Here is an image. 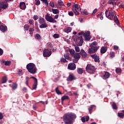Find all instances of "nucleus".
<instances>
[{
	"instance_id": "c9c22d12",
	"label": "nucleus",
	"mask_w": 124,
	"mask_h": 124,
	"mask_svg": "<svg viewBox=\"0 0 124 124\" xmlns=\"http://www.w3.org/2000/svg\"><path fill=\"white\" fill-rule=\"evenodd\" d=\"M113 20H114L115 23H119V19H118V17H117L116 15L114 16Z\"/></svg>"
},
{
	"instance_id": "a19ab883",
	"label": "nucleus",
	"mask_w": 124,
	"mask_h": 124,
	"mask_svg": "<svg viewBox=\"0 0 124 124\" xmlns=\"http://www.w3.org/2000/svg\"><path fill=\"white\" fill-rule=\"evenodd\" d=\"M112 108H113V109H117L118 108L117 107V104H116V103H112Z\"/></svg>"
},
{
	"instance_id": "39448f33",
	"label": "nucleus",
	"mask_w": 124,
	"mask_h": 124,
	"mask_svg": "<svg viewBox=\"0 0 124 124\" xmlns=\"http://www.w3.org/2000/svg\"><path fill=\"white\" fill-rule=\"evenodd\" d=\"M78 5H79L78 4L73 5L72 10L75 13V15H79V12L78 11H81V8L78 7Z\"/></svg>"
},
{
	"instance_id": "4d7b16f0",
	"label": "nucleus",
	"mask_w": 124,
	"mask_h": 124,
	"mask_svg": "<svg viewBox=\"0 0 124 124\" xmlns=\"http://www.w3.org/2000/svg\"><path fill=\"white\" fill-rule=\"evenodd\" d=\"M84 118H85V119L86 122H88L89 120V119H90L89 116H86L85 117H84Z\"/></svg>"
},
{
	"instance_id": "b1692460",
	"label": "nucleus",
	"mask_w": 124,
	"mask_h": 124,
	"mask_svg": "<svg viewBox=\"0 0 124 124\" xmlns=\"http://www.w3.org/2000/svg\"><path fill=\"white\" fill-rule=\"evenodd\" d=\"M52 13L54 14H58L60 13V10H59V9H52Z\"/></svg>"
},
{
	"instance_id": "de8ad7c7",
	"label": "nucleus",
	"mask_w": 124,
	"mask_h": 124,
	"mask_svg": "<svg viewBox=\"0 0 124 124\" xmlns=\"http://www.w3.org/2000/svg\"><path fill=\"white\" fill-rule=\"evenodd\" d=\"M36 5H39L40 4V0H35Z\"/></svg>"
},
{
	"instance_id": "37998d69",
	"label": "nucleus",
	"mask_w": 124,
	"mask_h": 124,
	"mask_svg": "<svg viewBox=\"0 0 124 124\" xmlns=\"http://www.w3.org/2000/svg\"><path fill=\"white\" fill-rule=\"evenodd\" d=\"M102 13H100V14H98V15H97V17H100V16H101L100 17V20H103V16H102Z\"/></svg>"
},
{
	"instance_id": "2f4dec72",
	"label": "nucleus",
	"mask_w": 124,
	"mask_h": 124,
	"mask_svg": "<svg viewBox=\"0 0 124 124\" xmlns=\"http://www.w3.org/2000/svg\"><path fill=\"white\" fill-rule=\"evenodd\" d=\"M36 88H37V81H35L32 86V88L31 90H35Z\"/></svg>"
},
{
	"instance_id": "a878e982",
	"label": "nucleus",
	"mask_w": 124,
	"mask_h": 124,
	"mask_svg": "<svg viewBox=\"0 0 124 124\" xmlns=\"http://www.w3.org/2000/svg\"><path fill=\"white\" fill-rule=\"evenodd\" d=\"M39 22L40 24H43L45 23V19H44V18H42V17H40L39 18Z\"/></svg>"
},
{
	"instance_id": "680f3d73",
	"label": "nucleus",
	"mask_w": 124,
	"mask_h": 124,
	"mask_svg": "<svg viewBox=\"0 0 124 124\" xmlns=\"http://www.w3.org/2000/svg\"><path fill=\"white\" fill-rule=\"evenodd\" d=\"M33 18L35 20L38 19V16L37 15H35L33 16Z\"/></svg>"
},
{
	"instance_id": "f704fd0d",
	"label": "nucleus",
	"mask_w": 124,
	"mask_h": 124,
	"mask_svg": "<svg viewBox=\"0 0 124 124\" xmlns=\"http://www.w3.org/2000/svg\"><path fill=\"white\" fill-rule=\"evenodd\" d=\"M48 0H41V1H42L46 6H48L49 5V3H48Z\"/></svg>"
},
{
	"instance_id": "c756f323",
	"label": "nucleus",
	"mask_w": 124,
	"mask_h": 124,
	"mask_svg": "<svg viewBox=\"0 0 124 124\" xmlns=\"http://www.w3.org/2000/svg\"><path fill=\"white\" fill-rule=\"evenodd\" d=\"M77 72L78 74H82L83 72V69L81 68H78L77 69Z\"/></svg>"
},
{
	"instance_id": "c03bdc74",
	"label": "nucleus",
	"mask_w": 124,
	"mask_h": 124,
	"mask_svg": "<svg viewBox=\"0 0 124 124\" xmlns=\"http://www.w3.org/2000/svg\"><path fill=\"white\" fill-rule=\"evenodd\" d=\"M35 38H36V39H40L41 38V36L39 34H37L35 36Z\"/></svg>"
},
{
	"instance_id": "5701e85b",
	"label": "nucleus",
	"mask_w": 124,
	"mask_h": 124,
	"mask_svg": "<svg viewBox=\"0 0 124 124\" xmlns=\"http://www.w3.org/2000/svg\"><path fill=\"white\" fill-rule=\"evenodd\" d=\"M108 4H112L113 6H115V5H116V1H115V0H110L109 1H108Z\"/></svg>"
},
{
	"instance_id": "58836bf2",
	"label": "nucleus",
	"mask_w": 124,
	"mask_h": 124,
	"mask_svg": "<svg viewBox=\"0 0 124 124\" xmlns=\"http://www.w3.org/2000/svg\"><path fill=\"white\" fill-rule=\"evenodd\" d=\"M18 87V85L16 83H13L12 89L13 90H16V88Z\"/></svg>"
},
{
	"instance_id": "e2e57ef3",
	"label": "nucleus",
	"mask_w": 124,
	"mask_h": 124,
	"mask_svg": "<svg viewBox=\"0 0 124 124\" xmlns=\"http://www.w3.org/2000/svg\"><path fill=\"white\" fill-rule=\"evenodd\" d=\"M29 31L30 32V33H31V32H32V31H34V29H33V28H30L29 29Z\"/></svg>"
},
{
	"instance_id": "6e6d98bb",
	"label": "nucleus",
	"mask_w": 124,
	"mask_h": 124,
	"mask_svg": "<svg viewBox=\"0 0 124 124\" xmlns=\"http://www.w3.org/2000/svg\"><path fill=\"white\" fill-rule=\"evenodd\" d=\"M61 62H66V59L65 58H62L61 60Z\"/></svg>"
},
{
	"instance_id": "ddd939ff",
	"label": "nucleus",
	"mask_w": 124,
	"mask_h": 124,
	"mask_svg": "<svg viewBox=\"0 0 124 124\" xmlns=\"http://www.w3.org/2000/svg\"><path fill=\"white\" fill-rule=\"evenodd\" d=\"M0 5L2 9H6L8 6V4L6 2H0Z\"/></svg>"
},
{
	"instance_id": "9d476101",
	"label": "nucleus",
	"mask_w": 124,
	"mask_h": 124,
	"mask_svg": "<svg viewBox=\"0 0 124 124\" xmlns=\"http://www.w3.org/2000/svg\"><path fill=\"white\" fill-rule=\"evenodd\" d=\"M68 69L70 70H75L76 69V64L74 62L70 63L68 65Z\"/></svg>"
},
{
	"instance_id": "20e7f679",
	"label": "nucleus",
	"mask_w": 124,
	"mask_h": 124,
	"mask_svg": "<svg viewBox=\"0 0 124 124\" xmlns=\"http://www.w3.org/2000/svg\"><path fill=\"white\" fill-rule=\"evenodd\" d=\"M86 71H88L90 74H93V72L95 71V68L94 66H93L92 64H88L86 67Z\"/></svg>"
},
{
	"instance_id": "c85d7f7f",
	"label": "nucleus",
	"mask_w": 124,
	"mask_h": 124,
	"mask_svg": "<svg viewBox=\"0 0 124 124\" xmlns=\"http://www.w3.org/2000/svg\"><path fill=\"white\" fill-rule=\"evenodd\" d=\"M115 71L117 74H121V73H122V69H121V68H116Z\"/></svg>"
},
{
	"instance_id": "1a4fd4ad",
	"label": "nucleus",
	"mask_w": 124,
	"mask_h": 124,
	"mask_svg": "<svg viewBox=\"0 0 124 124\" xmlns=\"http://www.w3.org/2000/svg\"><path fill=\"white\" fill-rule=\"evenodd\" d=\"M90 34H91L90 31H87L85 33L84 32L83 36L85 40L87 41L91 40V35Z\"/></svg>"
},
{
	"instance_id": "3c124183",
	"label": "nucleus",
	"mask_w": 124,
	"mask_h": 124,
	"mask_svg": "<svg viewBox=\"0 0 124 124\" xmlns=\"http://www.w3.org/2000/svg\"><path fill=\"white\" fill-rule=\"evenodd\" d=\"M78 61H79V59H77V58H75L73 61V62H75V63H77V62H78Z\"/></svg>"
},
{
	"instance_id": "2eb2a0df",
	"label": "nucleus",
	"mask_w": 124,
	"mask_h": 124,
	"mask_svg": "<svg viewBox=\"0 0 124 124\" xmlns=\"http://www.w3.org/2000/svg\"><path fill=\"white\" fill-rule=\"evenodd\" d=\"M0 31H1L2 32H5V31H7V27L5 25H0Z\"/></svg>"
},
{
	"instance_id": "864d4df0",
	"label": "nucleus",
	"mask_w": 124,
	"mask_h": 124,
	"mask_svg": "<svg viewBox=\"0 0 124 124\" xmlns=\"http://www.w3.org/2000/svg\"><path fill=\"white\" fill-rule=\"evenodd\" d=\"M47 47H49L50 48H51L52 47V44L50 42H48L46 44Z\"/></svg>"
},
{
	"instance_id": "13d9d810",
	"label": "nucleus",
	"mask_w": 124,
	"mask_h": 124,
	"mask_svg": "<svg viewBox=\"0 0 124 124\" xmlns=\"http://www.w3.org/2000/svg\"><path fill=\"white\" fill-rule=\"evenodd\" d=\"M68 14L69 16H73V15H74V14H73V12L72 11L69 12Z\"/></svg>"
},
{
	"instance_id": "8fccbe9b",
	"label": "nucleus",
	"mask_w": 124,
	"mask_h": 124,
	"mask_svg": "<svg viewBox=\"0 0 124 124\" xmlns=\"http://www.w3.org/2000/svg\"><path fill=\"white\" fill-rule=\"evenodd\" d=\"M111 58H114L115 57V52H112L110 53Z\"/></svg>"
},
{
	"instance_id": "603ef678",
	"label": "nucleus",
	"mask_w": 124,
	"mask_h": 124,
	"mask_svg": "<svg viewBox=\"0 0 124 124\" xmlns=\"http://www.w3.org/2000/svg\"><path fill=\"white\" fill-rule=\"evenodd\" d=\"M22 91L23 92H24V93H27L28 92V89H27V88L26 87H23L22 89Z\"/></svg>"
},
{
	"instance_id": "cd10ccee",
	"label": "nucleus",
	"mask_w": 124,
	"mask_h": 124,
	"mask_svg": "<svg viewBox=\"0 0 124 124\" xmlns=\"http://www.w3.org/2000/svg\"><path fill=\"white\" fill-rule=\"evenodd\" d=\"M3 63H4V64H5V65L8 66L9 65H10V64H11V62L10 61H4L3 62Z\"/></svg>"
},
{
	"instance_id": "a211bd4d",
	"label": "nucleus",
	"mask_w": 124,
	"mask_h": 124,
	"mask_svg": "<svg viewBox=\"0 0 124 124\" xmlns=\"http://www.w3.org/2000/svg\"><path fill=\"white\" fill-rule=\"evenodd\" d=\"M80 53H76L74 55L73 57L75 59H78L79 60L81 58V55H80Z\"/></svg>"
},
{
	"instance_id": "0eeeda50",
	"label": "nucleus",
	"mask_w": 124,
	"mask_h": 124,
	"mask_svg": "<svg viewBox=\"0 0 124 124\" xmlns=\"http://www.w3.org/2000/svg\"><path fill=\"white\" fill-rule=\"evenodd\" d=\"M52 55V51H51V49H45L43 51V56L45 58H48V57H50Z\"/></svg>"
},
{
	"instance_id": "7ed1b4c3",
	"label": "nucleus",
	"mask_w": 124,
	"mask_h": 124,
	"mask_svg": "<svg viewBox=\"0 0 124 124\" xmlns=\"http://www.w3.org/2000/svg\"><path fill=\"white\" fill-rule=\"evenodd\" d=\"M106 16L108 18L109 20L113 21L114 20V16H115V11L113 10H106L105 12Z\"/></svg>"
},
{
	"instance_id": "72a5a7b5",
	"label": "nucleus",
	"mask_w": 124,
	"mask_h": 124,
	"mask_svg": "<svg viewBox=\"0 0 124 124\" xmlns=\"http://www.w3.org/2000/svg\"><path fill=\"white\" fill-rule=\"evenodd\" d=\"M7 81V78L6 77H4L2 78V84H4V83H6Z\"/></svg>"
},
{
	"instance_id": "052dcab7",
	"label": "nucleus",
	"mask_w": 124,
	"mask_h": 124,
	"mask_svg": "<svg viewBox=\"0 0 124 124\" xmlns=\"http://www.w3.org/2000/svg\"><path fill=\"white\" fill-rule=\"evenodd\" d=\"M3 54V50H2V49L0 48V56H2Z\"/></svg>"
},
{
	"instance_id": "423d86ee",
	"label": "nucleus",
	"mask_w": 124,
	"mask_h": 124,
	"mask_svg": "<svg viewBox=\"0 0 124 124\" xmlns=\"http://www.w3.org/2000/svg\"><path fill=\"white\" fill-rule=\"evenodd\" d=\"M45 19L50 23H57V20H55L52 16H49L48 14L45 16Z\"/></svg>"
},
{
	"instance_id": "338daca9",
	"label": "nucleus",
	"mask_w": 124,
	"mask_h": 124,
	"mask_svg": "<svg viewBox=\"0 0 124 124\" xmlns=\"http://www.w3.org/2000/svg\"><path fill=\"white\" fill-rule=\"evenodd\" d=\"M49 5H50L51 7H54V6H55V5H54V3L53 2H50L49 3Z\"/></svg>"
},
{
	"instance_id": "e433bc0d",
	"label": "nucleus",
	"mask_w": 124,
	"mask_h": 124,
	"mask_svg": "<svg viewBox=\"0 0 124 124\" xmlns=\"http://www.w3.org/2000/svg\"><path fill=\"white\" fill-rule=\"evenodd\" d=\"M96 45H97V43L96 42H93L91 45V47H96Z\"/></svg>"
},
{
	"instance_id": "412c9836",
	"label": "nucleus",
	"mask_w": 124,
	"mask_h": 124,
	"mask_svg": "<svg viewBox=\"0 0 124 124\" xmlns=\"http://www.w3.org/2000/svg\"><path fill=\"white\" fill-rule=\"evenodd\" d=\"M118 116L121 119L124 118V110H123V112H118Z\"/></svg>"
},
{
	"instance_id": "dca6fc26",
	"label": "nucleus",
	"mask_w": 124,
	"mask_h": 124,
	"mask_svg": "<svg viewBox=\"0 0 124 124\" xmlns=\"http://www.w3.org/2000/svg\"><path fill=\"white\" fill-rule=\"evenodd\" d=\"M19 7L20 9H22V10H24V9H26V3L24 2H21L19 4Z\"/></svg>"
},
{
	"instance_id": "4468645a",
	"label": "nucleus",
	"mask_w": 124,
	"mask_h": 124,
	"mask_svg": "<svg viewBox=\"0 0 124 124\" xmlns=\"http://www.w3.org/2000/svg\"><path fill=\"white\" fill-rule=\"evenodd\" d=\"M110 77V74L108 72H104L103 76H102V78L104 79V80H106V79H108Z\"/></svg>"
},
{
	"instance_id": "49530a36",
	"label": "nucleus",
	"mask_w": 124,
	"mask_h": 124,
	"mask_svg": "<svg viewBox=\"0 0 124 124\" xmlns=\"http://www.w3.org/2000/svg\"><path fill=\"white\" fill-rule=\"evenodd\" d=\"M53 37L54 38H60V35L59 34H57V33L54 34L53 35Z\"/></svg>"
},
{
	"instance_id": "69168bd1",
	"label": "nucleus",
	"mask_w": 124,
	"mask_h": 124,
	"mask_svg": "<svg viewBox=\"0 0 124 124\" xmlns=\"http://www.w3.org/2000/svg\"><path fill=\"white\" fill-rule=\"evenodd\" d=\"M94 108H95V105H91L90 107V109H94Z\"/></svg>"
},
{
	"instance_id": "4c0bfd02",
	"label": "nucleus",
	"mask_w": 124,
	"mask_h": 124,
	"mask_svg": "<svg viewBox=\"0 0 124 124\" xmlns=\"http://www.w3.org/2000/svg\"><path fill=\"white\" fill-rule=\"evenodd\" d=\"M58 4L61 6L64 5L63 2L62 0H58Z\"/></svg>"
},
{
	"instance_id": "bf43d9fd",
	"label": "nucleus",
	"mask_w": 124,
	"mask_h": 124,
	"mask_svg": "<svg viewBox=\"0 0 124 124\" xmlns=\"http://www.w3.org/2000/svg\"><path fill=\"white\" fill-rule=\"evenodd\" d=\"M96 12H97V9H95L93 11L92 15H93L94 14H95V13H96Z\"/></svg>"
},
{
	"instance_id": "7c9ffc66",
	"label": "nucleus",
	"mask_w": 124,
	"mask_h": 124,
	"mask_svg": "<svg viewBox=\"0 0 124 124\" xmlns=\"http://www.w3.org/2000/svg\"><path fill=\"white\" fill-rule=\"evenodd\" d=\"M69 97L68 95H64L62 97L61 100L62 101H63V100H65L66 99H69Z\"/></svg>"
},
{
	"instance_id": "bb28decb",
	"label": "nucleus",
	"mask_w": 124,
	"mask_h": 124,
	"mask_svg": "<svg viewBox=\"0 0 124 124\" xmlns=\"http://www.w3.org/2000/svg\"><path fill=\"white\" fill-rule=\"evenodd\" d=\"M68 51L70 54L71 55V56H74V55L75 54V50H74V49H69Z\"/></svg>"
},
{
	"instance_id": "a18cd8bd",
	"label": "nucleus",
	"mask_w": 124,
	"mask_h": 124,
	"mask_svg": "<svg viewBox=\"0 0 124 124\" xmlns=\"http://www.w3.org/2000/svg\"><path fill=\"white\" fill-rule=\"evenodd\" d=\"M75 51H76V52H77L78 53H79V52H80V48L79 47V46L75 47Z\"/></svg>"
},
{
	"instance_id": "79ce46f5",
	"label": "nucleus",
	"mask_w": 124,
	"mask_h": 124,
	"mask_svg": "<svg viewBox=\"0 0 124 124\" xmlns=\"http://www.w3.org/2000/svg\"><path fill=\"white\" fill-rule=\"evenodd\" d=\"M24 30H25V31H28L30 29V26H29V25L26 24L24 26Z\"/></svg>"
},
{
	"instance_id": "f8f14e48",
	"label": "nucleus",
	"mask_w": 124,
	"mask_h": 124,
	"mask_svg": "<svg viewBox=\"0 0 124 124\" xmlns=\"http://www.w3.org/2000/svg\"><path fill=\"white\" fill-rule=\"evenodd\" d=\"M93 59L95 62H99V56L96 54L91 55L90 56Z\"/></svg>"
},
{
	"instance_id": "ea45409f",
	"label": "nucleus",
	"mask_w": 124,
	"mask_h": 124,
	"mask_svg": "<svg viewBox=\"0 0 124 124\" xmlns=\"http://www.w3.org/2000/svg\"><path fill=\"white\" fill-rule=\"evenodd\" d=\"M17 74L19 75V76H22V75H23V71L21 69H19Z\"/></svg>"
},
{
	"instance_id": "09e8293b",
	"label": "nucleus",
	"mask_w": 124,
	"mask_h": 124,
	"mask_svg": "<svg viewBox=\"0 0 124 124\" xmlns=\"http://www.w3.org/2000/svg\"><path fill=\"white\" fill-rule=\"evenodd\" d=\"M82 12H83V14H85V15H89V13H88V11H87V10H83Z\"/></svg>"
},
{
	"instance_id": "393cba45",
	"label": "nucleus",
	"mask_w": 124,
	"mask_h": 124,
	"mask_svg": "<svg viewBox=\"0 0 124 124\" xmlns=\"http://www.w3.org/2000/svg\"><path fill=\"white\" fill-rule=\"evenodd\" d=\"M106 51H107V48L106 47H103L101 49V53L102 54H104L106 52Z\"/></svg>"
},
{
	"instance_id": "5fc2aeb1",
	"label": "nucleus",
	"mask_w": 124,
	"mask_h": 124,
	"mask_svg": "<svg viewBox=\"0 0 124 124\" xmlns=\"http://www.w3.org/2000/svg\"><path fill=\"white\" fill-rule=\"evenodd\" d=\"M84 43V41H83V39H81L79 41V46H81L82 44Z\"/></svg>"
},
{
	"instance_id": "6ab92c4d",
	"label": "nucleus",
	"mask_w": 124,
	"mask_h": 124,
	"mask_svg": "<svg viewBox=\"0 0 124 124\" xmlns=\"http://www.w3.org/2000/svg\"><path fill=\"white\" fill-rule=\"evenodd\" d=\"M72 31V28L71 27H67L64 29V31L68 33V32H70Z\"/></svg>"
},
{
	"instance_id": "6e6552de",
	"label": "nucleus",
	"mask_w": 124,
	"mask_h": 124,
	"mask_svg": "<svg viewBox=\"0 0 124 124\" xmlns=\"http://www.w3.org/2000/svg\"><path fill=\"white\" fill-rule=\"evenodd\" d=\"M77 78L75 76V75L73 74L70 73L68 78H67L66 80L68 82H71L72 81H74V80H76Z\"/></svg>"
},
{
	"instance_id": "473e14b6",
	"label": "nucleus",
	"mask_w": 124,
	"mask_h": 124,
	"mask_svg": "<svg viewBox=\"0 0 124 124\" xmlns=\"http://www.w3.org/2000/svg\"><path fill=\"white\" fill-rule=\"evenodd\" d=\"M55 92H56V93H57V94H62V92H61V91H60V90H59L58 87L56 88Z\"/></svg>"
},
{
	"instance_id": "4be33fe9",
	"label": "nucleus",
	"mask_w": 124,
	"mask_h": 124,
	"mask_svg": "<svg viewBox=\"0 0 124 124\" xmlns=\"http://www.w3.org/2000/svg\"><path fill=\"white\" fill-rule=\"evenodd\" d=\"M64 58L66 60H69V61H71L72 60L70 57H69V54L65 53L64 54Z\"/></svg>"
},
{
	"instance_id": "9b49d317",
	"label": "nucleus",
	"mask_w": 124,
	"mask_h": 124,
	"mask_svg": "<svg viewBox=\"0 0 124 124\" xmlns=\"http://www.w3.org/2000/svg\"><path fill=\"white\" fill-rule=\"evenodd\" d=\"M98 49V46H91L90 48L89 49V53L90 54H93V53H95Z\"/></svg>"
},
{
	"instance_id": "f03ea898",
	"label": "nucleus",
	"mask_w": 124,
	"mask_h": 124,
	"mask_svg": "<svg viewBox=\"0 0 124 124\" xmlns=\"http://www.w3.org/2000/svg\"><path fill=\"white\" fill-rule=\"evenodd\" d=\"M26 68L30 73L35 74L37 71V68L35 67V64L33 63H29L26 66Z\"/></svg>"
},
{
	"instance_id": "f3484780",
	"label": "nucleus",
	"mask_w": 124,
	"mask_h": 124,
	"mask_svg": "<svg viewBox=\"0 0 124 124\" xmlns=\"http://www.w3.org/2000/svg\"><path fill=\"white\" fill-rule=\"evenodd\" d=\"M79 54L83 58H86V57H87V53L85 52L84 49H81Z\"/></svg>"
},
{
	"instance_id": "0e129e2a",
	"label": "nucleus",
	"mask_w": 124,
	"mask_h": 124,
	"mask_svg": "<svg viewBox=\"0 0 124 124\" xmlns=\"http://www.w3.org/2000/svg\"><path fill=\"white\" fill-rule=\"evenodd\" d=\"M113 49L114 50H118L119 47L117 46H114Z\"/></svg>"
},
{
	"instance_id": "f257e3e1",
	"label": "nucleus",
	"mask_w": 124,
	"mask_h": 124,
	"mask_svg": "<svg viewBox=\"0 0 124 124\" xmlns=\"http://www.w3.org/2000/svg\"><path fill=\"white\" fill-rule=\"evenodd\" d=\"M77 116L73 112H66L62 116V121L65 124H73Z\"/></svg>"
},
{
	"instance_id": "774afa93",
	"label": "nucleus",
	"mask_w": 124,
	"mask_h": 124,
	"mask_svg": "<svg viewBox=\"0 0 124 124\" xmlns=\"http://www.w3.org/2000/svg\"><path fill=\"white\" fill-rule=\"evenodd\" d=\"M81 121H82V122L83 123H85V122H86L85 119L84 118V117H82V118H81Z\"/></svg>"
},
{
	"instance_id": "aec40b11",
	"label": "nucleus",
	"mask_w": 124,
	"mask_h": 124,
	"mask_svg": "<svg viewBox=\"0 0 124 124\" xmlns=\"http://www.w3.org/2000/svg\"><path fill=\"white\" fill-rule=\"evenodd\" d=\"M48 27V25L47 23L44 22V23H42L41 25L40 26V28L41 29H44L45 28H47Z\"/></svg>"
}]
</instances>
